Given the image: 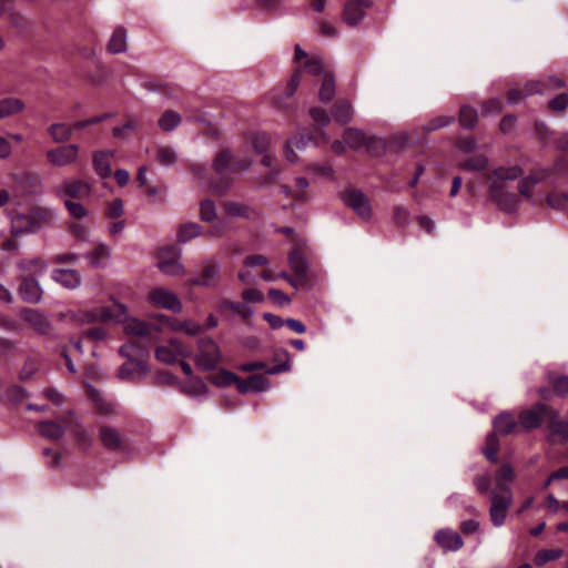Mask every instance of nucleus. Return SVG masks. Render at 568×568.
I'll use <instances>...</instances> for the list:
<instances>
[{"mask_svg": "<svg viewBox=\"0 0 568 568\" xmlns=\"http://www.w3.org/2000/svg\"><path fill=\"white\" fill-rule=\"evenodd\" d=\"M36 223L33 209H30L29 214H17L12 217V234L18 236L23 232H31Z\"/></svg>", "mask_w": 568, "mask_h": 568, "instance_id": "obj_28", "label": "nucleus"}, {"mask_svg": "<svg viewBox=\"0 0 568 568\" xmlns=\"http://www.w3.org/2000/svg\"><path fill=\"white\" fill-rule=\"evenodd\" d=\"M150 372L146 359H132L124 362L118 369V377L122 381L132 379L134 375L145 376Z\"/></svg>", "mask_w": 568, "mask_h": 568, "instance_id": "obj_16", "label": "nucleus"}, {"mask_svg": "<svg viewBox=\"0 0 568 568\" xmlns=\"http://www.w3.org/2000/svg\"><path fill=\"white\" fill-rule=\"evenodd\" d=\"M199 354L194 361L199 369L213 372L222 362V354L219 345L211 337H203L197 341Z\"/></svg>", "mask_w": 568, "mask_h": 568, "instance_id": "obj_3", "label": "nucleus"}, {"mask_svg": "<svg viewBox=\"0 0 568 568\" xmlns=\"http://www.w3.org/2000/svg\"><path fill=\"white\" fill-rule=\"evenodd\" d=\"M34 267L36 260L21 262L19 264L21 283L19 285L18 292L20 297L26 302L36 301V273L33 271Z\"/></svg>", "mask_w": 568, "mask_h": 568, "instance_id": "obj_7", "label": "nucleus"}, {"mask_svg": "<svg viewBox=\"0 0 568 568\" xmlns=\"http://www.w3.org/2000/svg\"><path fill=\"white\" fill-rule=\"evenodd\" d=\"M239 376L227 369L222 368L216 375L210 378L211 383L217 387H229L233 384L239 385Z\"/></svg>", "mask_w": 568, "mask_h": 568, "instance_id": "obj_46", "label": "nucleus"}, {"mask_svg": "<svg viewBox=\"0 0 568 568\" xmlns=\"http://www.w3.org/2000/svg\"><path fill=\"white\" fill-rule=\"evenodd\" d=\"M221 265L216 260H210L204 262V266L202 270V274L200 277L190 278L187 281L191 286H204L207 287L211 285L212 281L220 273Z\"/></svg>", "mask_w": 568, "mask_h": 568, "instance_id": "obj_20", "label": "nucleus"}, {"mask_svg": "<svg viewBox=\"0 0 568 568\" xmlns=\"http://www.w3.org/2000/svg\"><path fill=\"white\" fill-rule=\"evenodd\" d=\"M252 164V159L237 160L230 148H222L212 159L211 168L216 176L207 180L209 191L219 196L225 195L234 183L232 174L246 172Z\"/></svg>", "mask_w": 568, "mask_h": 568, "instance_id": "obj_1", "label": "nucleus"}, {"mask_svg": "<svg viewBox=\"0 0 568 568\" xmlns=\"http://www.w3.org/2000/svg\"><path fill=\"white\" fill-rule=\"evenodd\" d=\"M488 166V159L485 155L470 158L460 164L465 171L480 172Z\"/></svg>", "mask_w": 568, "mask_h": 568, "instance_id": "obj_52", "label": "nucleus"}, {"mask_svg": "<svg viewBox=\"0 0 568 568\" xmlns=\"http://www.w3.org/2000/svg\"><path fill=\"white\" fill-rule=\"evenodd\" d=\"M150 301L162 308L180 313L183 308L178 295L164 287H155L150 292Z\"/></svg>", "mask_w": 568, "mask_h": 568, "instance_id": "obj_10", "label": "nucleus"}, {"mask_svg": "<svg viewBox=\"0 0 568 568\" xmlns=\"http://www.w3.org/2000/svg\"><path fill=\"white\" fill-rule=\"evenodd\" d=\"M272 361L275 363V365L270 366V368L266 369V374L268 375L286 373L291 369V355L284 347L273 349Z\"/></svg>", "mask_w": 568, "mask_h": 568, "instance_id": "obj_23", "label": "nucleus"}, {"mask_svg": "<svg viewBox=\"0 0 568 568\" xmlns=\"http://www.w3.org/2000/svg\"><path fill=\"white\" fill-rule=\"evenodd\" d=\"M489 517L495 527L505 524L508 509L513 505V494H499L497 490L490 491Z\"/></svg>", "mask_w": 568, "mask_h": 568, "instance_id": "obj_6", "label": "nucleus"}, {"mask_svg": "<svg viewBox=\"0 0 568 568\" xmlns=\"http://www.w3.org/2000/svg\"><path fill=\"white\" fill-rule=\"evenodd\" d=\"M372 0H347L344 3L342 20L348 27L358 26L366 17L365 10L371 9Z\"/></svg>", "mask_w": 568, "mask_h": 568, "instance_id": "obj_9", "label": "nucleus"}, {"mask_svg": "<svg viewBox=\"0 0 568 568\" xmlns=\"http://www.w3.org/2000/svg\"><path fill=\"white\" fill-rule=\"evenodd\" d=\"M100 439L102 445L111 452L126 448V444L121 433L111 426H102L100 429Z\"/></svg>", "mask_w": 568, "mask_h": 568, "instance_id": "obj_17", "label": "nucleus"}, {"mask_svg": "<svg viewBox=\"0 0 568 568\" xmlns=\"http://www.w3.org/2000/svg\"><path fill=\"white\" fill-rule=\"evenodd\" d=\"M119 354L122 357L126 358V361L140 359V358L146 359L149 356L148 349L144 346H142L135 342H130V343H125V344L121 345L119 348Z\"/></svg>", "mask_w": 568, "mask_h": 568, "instance_id": "obj_32", "label": "nucleus"}, {"mask_svg": "<svg viewBox=\"0 0 568 568\" xmlns=\"http://www.w3.org/2000/svg\"><path fill=\"white\" fill-rule=\"evenodd\" d=\"M550 414L556 416V409L542 402H537L529 408H525L518 414L519 427L525 432H530L542 426L544 422L549 419Z\"/></svg>", "mask_w": 568, "mask_h": 568, "instance_id": "obj_2", "label": "nucleus"}, {"mask_svg": "<svg viewBox=\"0 0 568 568\" xmlns=\"http://www.w3.org/2000/svg\"><path fill=\"white\" fill-rule=\"evenodd\" d=\"M493 428L497 437L508 436L519 430V423L511 412L504 410L494 418Z\"/></svg>", "mask_w": 568, "mask_h": 568, "instance_id": "obj_13", "label": "nucleus"}, {"mask_svg": "<svg viewBox=\"0 0 568 568\" xmlns=\"http://www.w3.org/2000/svg\"><path fill=\"white\" fill-rule=\"evenodd\" d=\"M79 155L78 144H67L49 150L47 159L54 166H67L77 161Z\"/></svg>", "mask_w": 568, "mask_h": 568, "instance_id": "obj_11", "label": "nucleus"}, {"mask_svg": "<svg viewBox=\"0 0 568 568\" xmlns=\"http://www.w3.org/2000/svg\"><path fill=\"white\" fill-rule=\"evenodd\" d=\"M488 196L504 213L513 214L518 209V196L515 193L507 192L505 190V184L500 183V181L489 182Z\"/></svg>", "mask_w": 568, "mask_h": 568, "instance_id": "obj_5", "label": "nucleus"}, {"mask_svg": "<svg viewBox=\"0 0 568 568\" xmlns=\"http://www.w3.org/2000/svg\"><path fill=\"white\" fill-rule=\"evenodd\" d=\"M181 115L173 110H165L160 116L158 124L164 132H171L181 123Z\"/></svg>", "mask_w": 568, "mask_h": 568, "instance_id": "obj_41", "label": "nucleus"}, {"mask_svg": "<svg viewBox=\"0 0 568 568\" xmlns=\"http://www.w3.org/2000/svg\"><path fill=\"white\" fill-rule=\"evenodd\" d=\"M503 111V101L499 98H491L481 104V114H499Z\"/></svg>", "mask_w": 568, "mask_h": 568, "instance_id": "obj_61", "label": "nucleus"}, {"mask_svg": "<svg viewBox=\"0 0 568 568\" xmlns=\"http://www.w3.org/2000/svg\"><path fill=\"white\" fill-rule=\"evenodd\" d=\"M156 161L165 166L173 165L176 162V153L171 148H160L156 151Z\"/></svg>", "mask_w": 568, "mask_h": 568, "instance_id": "obj_57", "label": "nucleus"}, {"mask_svg": "<svg viewBox=\"0 0 568 568\" xmlns=\"http://www.w3.org/2000/svg\"><path fill=\"white\" fill-rule=\"evenodd\" d=\"M343 139L344 142L353 150H358L367 142V135L356 128L345 129Z\"/></svg>", "mask_w": 568, "mask_h": 568, "instance_id": "obj_37", "label": "nucleus"}, {"mask_svg": "<svg viewBox=\"0 0 568 568\" xmlns=\"http://www.w3.org/2000/svg\"><path fill=\"white\" fill-rule=\"evenodd\" d=\"M268 388V381L260 374H254L245 379L239 378L237 390L241 394L262 393Z\"/></svg>", "mask_w": 568, "mask_h": 568, "instance_id": "obj_21", "label": "nucleus"}, {"mask_svg": "<svg viewBox=\"0 0 568 568\" xmlns=\"http://www.w3.org/2000/svg\"><path fill=\"white\" fill-rule=\"evenodd\" d=\"M91 185L82 180H65L59 186V193L74 199H84L91 194Z\"/></svg>", "mask_w": 568, "mask_h": 568, "instance_id": "obj_15", "label": "nucleus"}, {"mask_svg": "<svg viewBox=\"0 0 568 568\" xmlns=\"http://www.w3.org/2000/svg\"><path fill=\"white\" fill-rule=\"evenodd\" d=\"M128 32L122 26H118L108 43L109 52L113 54L122 53L126 51Z\"/></svg>", "mask_w": 568, "mask_h": 568, "instance_id": "obj_29", "label": "nucleus"}, {"mask_svg": "<svg viewBox=\"0 0 568 568\" xmlns=\"http://www.w3.org/2000/svg\"><path fill=\"white\" fill-rule=\"evenodd\" d=\"M524 174V170L519 165H513L509 168L500 166L493 171L490 181H500V183L505 184V181H514L520 178Z\"/></svg>", "mask_w": 568, "mask_h": 568, "instance_id": "obj_31", "label": "nucleus"}, {"mask_svg": "<svg viewBox=\"0 0 568 568\" xmlns=\"http://www.w3.org/2000/svg\"><path fill=\"white\" fill-rule=\"evenodd\" d=\"M223 207L225 213L231 216L246 220H254L258 216L257 212L245 203L227 201L223 203Z\"/></svg>", "mask_w": 568, "mask_h": 568, "instance_id": "obj_26", "label": "nucleus"}, {"mask_svg": "<svg viewBox=\"0 0 568 568\" xmlns=\"http://www.w3.org/2000/svg\"><path fill=\"white\" fill-rule=\"evenodd\" d=\"M183 392L191 396H199L207 393V386L200 377L193 378L189 385L184 386Z\"/></svg>", "mask_w": 568, "mask_h": 568, "instance_id": "obj_56", "label": "nucleus"}, {"mask_svg": "<svg viewBox=\"0 0 568 568\" xmlns=\"http://www.w3.org/2000/svg\"><path fill=\"white\" fill-rule=\"evenodd\" d=\"M549 432L560 437L562 440H568V422L559 418V412L556 409V416L550 414L547 423Z\"/></svg>", "mask_w": 568, "mask_h": 568, "instance_id": "obj_39", "label": "nucleus"}, {"mask_svg": "<svg viewBox=\"0 0 568 568\" xmlns=\"http://www.w3.org/2000/svg\"><path fill=\"white\" fill-rule=\"evenodd\" d=\"M455 118L449 115H438L434 119H432L427 124L424 125V130L427 132H432L445 126H448L449 124L454 123Z\"/></svg>", "mask_w": 568, "mask_h": 568, "instance_id": "obj_60", "label": "nucleus"}, {"mask_svg": "<svg viewBox=\"0 0 568 568\" xmlns=\"http://www.w3.org/2000/svg\"><path fill=\"white\" fill-rule=\"evenodd\" d=\"M270 301L278 306H287L291 303L290 296L278 288H270L267 292Z\"/></svg>", "mask_w": 568, "mask_h": 568, "instance_id": "obj_64", "label": "nucleus"}, {"mask_svg": "<svg viewBox=\"0 0 568 568\" xmlns=\"http://www.w3.org/2000/svg\"><path fill=\"white\" fill-rule=\"evenodd\" d=\"M64 427L53 420L38 422V434L51 440H59L64 435Z\"/></svg>", "mask_w": 568, "mask_h": 568, "instance_id": "obj_27", "label": "nucleus"}, {"mask_svg": "<svg viewBox=\"0 0 568 568\" xmlns=\"http://www.w3.org/2000/svg\"><path fill=\"white\" fill-rule=\"evenodd\" d=\"M549 111L555 113H564L568 109V93H559L550 99L547 103Z\"/></svg>", "mask_w": 568, "mask_h": 568, "instance_id": "obj_54", "label": "nucleus"}, {"mask_svg": "<svg viewBox=\"0 0 568 568\" xmlns=\"http://www.w3.org/2000/svg\"><path fill=\"white\" fill-rule=\"evenodd\" d=\"M562 555L561 549H542L536 552L534 562L537 567H542L547 562L560 558Z\"/></svg>", "mask_w": 568, "mask_h": 568, "instance_id": "obj_49", "label": "nucleus"}, {"mask_svg": "<svg viewBox=\"0 0 568 568\" xmlns=\"http://www.w3.org/2000/svg\"><path fill=\"white\" fill-rule=\"evenodd\" d=\"M215 203L211 199H205L200 202V219L205 223H211L216 219Z\"/></svg>", "mask_w": 568, "mask_h": 568, "instance_id": "obj_50", "label": "nucleus"}, {"mask_svg": "<svg viewBox=\"0 0 568 568\" xmlns=\"http://www.w3.org/2000/svg\"><path fill=\"white\" fill-rule=\"evenodd\" d=\"M271 144V136L265 132H257L252 138V148L257 154L267 152Z\"/></svg>", "mask_w": 568, "mask_h": 568, "instance_id": "obj_51", "label": "nucleus"}, {"mask_svg": "<svg viewBox=\"0 0 568 568\" xmlns=\"http://www.w3.org/2000/svg\"><path fill=\"white\" fill-rule=\"evenodd\" d=\"M4 396L10 406L17 410L36 409V405L29 402L31 398V393L20 385H12L8 387Z\"/></svg>", "mask_w": 568, "mask_h": 568, "instance_id": "obj_12", "label": "nucleus"}, {"mask_svg": "<svg viewBox=\"0 0 568 568\" xmlns=\"http://www.w3.org/2000/svg\"><path fill=\"white\" fill-rule=\"evenodd\" d=\"M364 146L368 154L376 158L384 155L387 151L386 141L376 136H367V142Z\"/></svg>", "mask_w": 568, "mask_h": 568, "instance_id": "obj_48", "label": "nucleus"}, {"mask_svg": "<svg viewBox=\"0 0 568 568\" xmlns=\"http://www.w3.org/2000/svg\"><path fill=\"white\" fill-rule=\"evenodd\" d=\"M114 155L111 151H97L92 156V164L95 173L101 179H106L111 175V161L110 159Z\"/></svg>", "mask_w": 568, "mask_h": 568, "instance_id": "obj_25", "label": "nucleus"}, {"mask_svg": "<svg viewBox=\"0 0 568 568\" xmlns=\"http://www.w3.org/2000/svg\"><path fill=\"white\" fill-rule=\"evenodd\" d=\"M333 119L338 124H347L353 119V106L349 101L341 99L335 102L332 110Z\"/></svg>", "mask_w": 568, "mask_h": 568, "instance_id": "obj_30", "label": "nucleus"}, {"mask_svg": "<svg viewBox=\"0 0 568 568\" xmlns=\"http://www.w3.org/2000/svg\"><path fill=\"white\" fill-rule=\"evenodd\" d=\"M60 422H62L67 427L71 428L74 433V436L78 443L82 446L91 445V436L87 432V429L82 426L80 419L77 417L73 410H68L67 414L61 416Z\"/></svg>", "mask_w": 568, "mask_h": 568, "instance_id": "obj_14", "label": "nucleus"}, {"mask_svg": "<svg viewBox=\"0 0 568 568\" xmlns=\"http://www.w3.org/2000/svg\"><path fill=\"white\" fill-rule=\"evenodd\" d=\"M155 357L158 361L165 364H174L176 362L175 352L172 347L159 346L155 349Z\"/></svg>", "mask_w": 568, "mask_h": 568, "instance_id": "obj_63", "label": "nucleus"}, {"mask_svg": "<svg viewBox=\"0 0 568 568\" xmlns=\"http://www.w3.org/2000/svg\"><path fill=\"white\" fill-rule=\"evenodd\" d=\"M52 280L68 290H74L81 285L82 277L77 270L54 268Z\"/></svg>", "mask_w": 568, "mask_h": 568, "instance_id": "obj_18", "label": "nucleus"}, {"mask_svg": "<svg viewBox=\"0 0 568 568\" xmlns=\"http://www.w3.org/2000/svg\"><path fill=\"white\" fill-rule=\"evenodd\" d=\"M302 82V70L295 69L285 87H276L270 92V103L278 110L286 109L292 105L290 100L295 94Z\"/></svg>", "mask_w": 568, "mask_h": 568, "instance_id": "obj_4", "label": "nucleus"}, {"mask_svg": "<svg viewBox=\"0 0 568 568\" xmlns=\"http://www.w3.org/2000/svg\"><path fill=\"white\" fill-rule=\"evenodd\" d=\"M124 332L128 335H134V336H148L151 334V326L149 323L132 318L125 326Z\"/></svg>", "mask_w": 568, "mask_h": 568, "instance_id": "obj_47", "label": "nucleus"}, {"mask_svg": "<svg viewBox=\"0 0 568 568\" xmlns=\"http://www.w3.org/2000/svg\"><path fill=\"white\" fill-rule=\"evenodd\" d=\"M203 232V227L193 222L185 223L180 226L178 232V241L179 243H186L192 239L200 236Z\"/></svg>", "mask_w": 568, "mask_h": 568, "instance_id": "obj_42", "label": "nucleus"}, {"mask_svg": "<svg viewBox=\"0 0 568 568\" xmlns=\"http://www.w3.org/2000/svg\"><path fill=\"white\" fill-rule=\"evenodd\" d=\"M288 264L294 275L307 283L308 262L304 253L297 248L292 250L288 254Z\"/></svg>", "mask_w": 568, "mask_h": 568, "instance_id": "obj_24", "label": "nucleus"}, {"mask_svg": "<svg viewBox=\"0 0 568 568\" xmlns=\"http://www.w3.org/2000/svg\"><path fill=\"white\" fill-rule=\"evenodd\" d=\"M303 71H306L311 75L317 77L324 72L323 69V61L320 58H312L307 59L302 68H300Z\"/></svg>", "mask_w": 568, "mask_h": 568, "instance_id": "obj_62", "label": "nucleus"}, {"mask_svg": "<svg viewBox=\"0 0 568 568\" xmlns=\"http://www.w3.org/2000/svg\"><path fill=\"white\" fill-rule=\"evenodd\" d=\"M179 258L180 257H170V260H161L158 262L156 266L165 275H182L185 273V268L183 264L180 263Z\"/></svg>", "mask_w": 568, "mask_h": 568, "instance_id": "obj_43", "label": "nucleus"}, {"mask_svg": "<svg viewBox=\"0 0 568 568\" xmlns=\"http://www.w3.org/2000/svg\"><path fill=\"white\" fill-rule=\"evenodd\" d=\"M540 182V179L534 175L523 178L518 183L519 193L527 197H531V189Z\"/></svg>", "mask_w": 568, "mask_h": 568, "instance_id": "obj_58", "label": "nucleus"}, {"mask_svg": "<svg viewBox=\"0 0 568 568\" xmlns=\"http://www.w3.org/2000/svg\"><path fill=\"white\" fill-rule=\"evenodd\" d=\"M547 382L552 387V392L558 397L568 396V375H559L556 372H548Z\"/></svg>", "mask_w": 568, "mask_h": 568, "instance_id": "obj_33", "label": "nucleus"}, {"mask_svg": "<svg viewBox=\"0 0 568 568\" xmlns=\"http://www.w3.org/2000/svg\"><path fill=\"white\" fill-rule=\"evenodd\" d=\"M48 133L55 143H63L71 139V125L65 123H52L48 128Z\"/></svg>", "mask_w": 568, "mask_h": 568, "instance_id": "obj_40", "label": "nucleus"}, {"mask_svg": "<svg viewBox=\"0 0 568 568\" xmlns=\"http://www.w3.org/2000/svg\"><path fill=\"white\" fill-rule=\"evenodd\" d=\"M459 124L464 129H474L477 124L478 113L477 110L470 105H464L459 111Z\"/></svg>", "mask_w": 568, "mask_h": 568, "instance_id": "obj_45", "label": "nucleus"}, {"mask_svg": "<svg viewBox=\"0 0 568 568\" xmlns=\"http://www.w3.org/2000/svg\"><path fill=\"white\" fill-rule=\"evenodd\" d=\"M221 312L232 311L239 314L243 320H248L253 315V310L244 303L233 302L230 300H223L219 304Z\"/></svg>", "mask_w": 568, "mask_h": 568, "instance_id": "obj_38", "label": "nucleus"}, {"mask_svg": "<svg viewBox=\"0 0 568 568\" xmlns=\"http://www.w3.org/2000/svg\"><path fill=\"white\" fill-rule=\"evenodd\" d=\"M110 256H111V248L104 243L98 244L93 251L88 252L84 255V257L88 260L90 265L93 267H100L104 261L110 258Z\"/></svg>", "mask_w": 568, "mask_h": 568, "instance_id": "obj_35", "label": "nucleus"}, {"mask_svg": "<svg viewBox=\"0 0 568 568\" xmlns=\"http://www.w3.org/2000/svg\"><path fill=\"white\" fill-rule=\"evenodd\" d=\"M172 329L184 331L187 335L195 336L202 332L203 327L196 322L183 321L172 325Z\"/></svg>", "mask_w": 568, "mask_h": 568, "instance_id": "obj_59", "label": "nucleus"}, {"mask_svg": "<svg viewBox=\"0 0 568 568\" xmlns=\"http://www.w3.org/2000/svg\"><path fill=\"white\" fill-rule=\"evenodd\" d=\"M498 450H499V438L496 433H489L486 437L485 447L483 454L493 464L498 463Z\"/></svg>", "mask_w": 568, "mask_h": 568, "instance_id": "obj_44", "label": "nucleus"}, {"mask_svg": "<svg viewBox=\"0 0 568 568\" xmlns=\"http://www.w3.org/2000/svg\"><path fill=\"white\" fill-rule=\"evenodd\" d=\"M335 79L332 72H325L318 91V98L322 102L328 103L335 97Z\"/></svg>", "mask_w": 568, "mask_h": 568, "instance_id": "obj_36", "label": "nucleus"}, {"mask_svg": "<svg viewBox=\"0 0 568 568\" xmlns=\"http://www.w3.org/2000/svg\"><path fill=\"white\" fill-rule=\"evenodd\" d=\"M294 146L298 150H304L311 142L314 141V136L308 129H298L291 140Z\"/></svg>", "mask_w": 568, "mask_h": 568, "instance_id": "obj_55", "label": "nucleus"}, {"mask_svg": "<svg viewBox=\"0 0 568 568\" xmlns=\"http://www.w3.org/2000/svg\"><path fill=\"white\" fill-rule=\"evenodd\" d=\"M341 199L344 204L356 212L363 220H369L372 216V209L368 197L356 189H348L341 193Z\"/></svg>", "mask_w": 568, "mask_h": 568, "instance_id": "obj_8", "label": "nucleus"}, {"mask_svg": "<svg viewBox=\"0 0 568 568\" xmlns=\"http://www.w3.org/2000/svg\"><path fill=\"white\" fill-rule=\"evenodd\" d=\"M42 397L55 407H62L65 403V396L58 388L50 386L42 390Z\"/></svg>", "mask_w": 568, "mask_h": 568, "instance_id": "obj_53", "label": "nucleus"}, {"mask_svg": "<svg viewBox=\"0 0 568 568\" xmlns=\"http://www.w3.org/2000/svg\"><path fill=\"white\" fill-rule=\"evenodd\" d=\"M24 109V102L18 98H3L0 100V119L12 116Z\"/></svg>", "mask_w": 568, "mask_h": 568, "instance_id": "obj_34", "label": "nucleus"}, {"mask_svg": "<svg viewBox=\"0 0 568 568\" xmlns=\"http://www.w3.org/2000/svg\"><path fill=\"white\" fill-rule=\"evenodd\" d=\"M435 540L445 551H456L464 545L459 534L450 529H440L435 535Z\"/></svg>", "mask_w": 568, "mask_h": 568, "instance_id": "obj_19", "label": "nucleus"}, {"mask_svg": "<svg viewBox=\"0 0 568 568\" xmlns=\"http://www.w3.org/2000/svg\"><path fill=\"white\" fill-rule=\"evenodd\" d=\"M515 470L509 463H505L496 471V489L499 494H513L510 484L515 480Z\"/></svg>", "mask_w": 568, "mask_h": 568, "instance_id": "obj_22", "label": "nucleus"}]
</instances>
